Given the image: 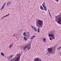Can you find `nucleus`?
Listing matches in <instances>:
<instances>
[{
	"label": "nucleus",
	"mask_w": 61,
	"mask_h": 61,
	"mask_svg": "<svg viewBox=\"0 0 61 61\" xmlns=\"http://www.w3.org/2000/svg\"><path fill=\"white\" fill-rule=\"evenodd\" d=\"M36 24L38 28L37 29L38 32H40V27H41L43 25V21L42 20H38L36 21Z\"/></svg>",
	"instance_id": "obj_1"
},
{
	"label": "nucleus",
	"mask_w": 61,
	"mask_h": 61,
	"mask_svg": "<svg viewBox=\"0 0 61 61\" xmlns=\"http://www.w3.org/2000/svg\"><path fill=\"white\" fill-rule=\"evenodd\" d=\"M55 21L58 24L61 25V15H59L56 16L55 17Z\"/></svg>",
	"instance_id": "obj_2"
},
{
	"label": "nucleus",
	"mask_w": 61,
	"mask_h": 61,
	"mask_svg": "<svg viewBox=\"0 0 61 61\" xmlns=\"http://www.w3.org/2000/svg\"><path fill=\"white\" fill-rule=\"evenodd\" d=\"M16 57H17L16 59H13L12 60H10V61H19V60L20 58V54H17Z\"/></svg>",
	"instance_id": "obj_3"
},
{
	"label": "nucleus",
	"mask_w": 61,
	"mask_h": 61,
	"mask_svg": "<svg viewBox=\"0 0 61 61\" xmlns=\"http://www.w3.org/2000/svg\"><path fill=\"white\" fill-rule=\"evenodd\" d=\"M52 50H53L52 48H49L48 49V52H47V54L48 55V52L51 54V53L52 52Z\"/></svg>",
	"instance_id": "obj_4"
},
{
	"label": "nucleus",
	"mask_w": 61,
	"mask_h": 61,
	"mask_svg": "<svg viewBox=\"0 0 61 61\" xmlns=\"http://www.w3.org/2000/svg\"><path fill=\"white\" fill-rule=\"evenodd\" d=\"M42 6H43V8H44V10L45 11H46V10H47V9H46V6H45V2H44L42 4Z\"/></svg>",
	"instance_id": "obj_5"
},
{
	"label": "nucleus",
	"mask_w": 61,
	"mask_h": 61,
	"mask_svg": "<svg viewBox=\"0 0 61 61\" xmlns=\"http://www.w3.org/2000/svg\"><path fill=\"white\" fill-rule=\"evenodd\" d=\"M25 36H26V38L27 39L29 38V36H30V34L28 32H26L25 34Z\"/></svg>",
	"instance_id": "obj_6"
},
{
	"label": "nucleus",
	"mask_w": 61,
	"mask_h": 61,
	"mask_svg": "<svg viewBox=\"0 0 61 61\" xmlns=\"http://www.w3.org/2000/svg\"><path fill=\"white\" fill-rule=\"evenodd\" d=\"M49 37H52L53 39H55V38L54 35L52 34H49Z\"/></svg>",
	"instance_id": "obj_7"
},
{
	"label": "nucleus",
	"mask_w": 61,
	"mask_h": 61,
	"mask_svg": "<svg viewBox=\"0 0 61 61\" xmlns=\"http://www.w3.org/2000/svg\"><path fill=\"white\" fill-rule=\"evenodd\" d=\"M33 61H41V60H39V58H35Z\"/></svg>",
	"instance_id": "obj_8"
},
{
	"label": "nucleus",
	"mask_w": 61,
	"mask_h": 61,
	"mask_svg": "<svg viewBox=\"0 0 61 61\" xmlns=\"http://www.w3.org/2000/svg\"><path fill=\"white\" fill-rule=\"evenodd\" d=\"M31 27L32 28H33V29H34L35 31H36V32H37V29H36V28H35V27L33 26H31Z\"/></svg>",
	"instance_id": "obj_9"
},
{
	"label": "nucleus",
	"mask_w": 61,
	"mask_h": 61,
	"mask_svg": "<svg viewBox=\"0 0 61 61\" xmlns=\"http://www.w3.org/2000/svg\"><path fill=\"white\" fill-rule=\"evenodd\" d=\"M6 3H5L4 4H3V5L2 6V8H1V10H2L4 9V7H5V5H6Z\"/></svg>",
	"instance_id": "obj_10"
},
{
	"label": "nucleus",
	"mask_w": 61,
	"mask_h": 61,
	"mask_svg": "<svg viewBox=\"0 0 61 61\" xmlns=\"http://www.w3.org/2000/svg\"><path fill=\"white\" fill-rule=\"evenodd\" d=\"M11 3L10 2H7V6H8V5H11Z\"/></svg>",
	"instance_id": "obj_11"
},
{
	"label": "nucleus",
	"mask_w": 61,
	"mask_h": 61,
	"mask_svg": "<svg viewBox=\"0 0 61 61\" xmlns=\"http://www.w3.org/2000/svg\"><path fill=\"white\" fill-rule=\"evenodd\" d=\"M34 37H36V36L34 35L32 37L30 38V40H32L34 38Z\"/></svg>",
	"instance_id": "obj_12"
},
{
	"label": "nucleus",
	"mask_w": 61,
	"mask_h": 61,
	"mask_svg": "<svg viewBox=\"0 0 61 61\" xmlns=\"http://www.w3.org/2000/svg\"><path fill=\"white\" fill-rule=\"evenodd\" d=\"M10 15V14H9L8 15H5V16H4L2 17V19H3V18H4V17H6V16H8V15Z\"/></svg>",
	"instance_id": "obj_13"
},
{
	"label": "nucleus",
	"mask_w": 61,
	"mask_h": 61,
	"mask_svg": "<svg viewBox=\"0 0 61 61\" xmlns=\"http://www.w3.org/2000/svg\"><path fill=\"white\" fill-rule=\"evenodd\" d=\"M40 8L42 10H44V8L43 7V6H41L40 7Z\"/></svg>",
	"instance_id": "obj_14"
},
{
	"label": "nucleus",
	"mask_w": 61,
	"mask_h": 61,
	"mask_svg": "<svg viewBox=\"0 0 61 61\" xmlns=\"http://www.w3.org/2000/svg\"><path fill=\"white\" fill-rule=\"evenodd\" d=\"M28 47V46H26L25 47H24L23 48V49H24V51H25V49L26 48Z\"/></svg>",
	"instance_id": "obj_15"
},
{
	"label": "nucleus",
	"mask_w": 61,
	"mask_h": 61,
	"mask_svg": "<svg viewBox=\"0 0 61 61\" xmlns=\"http://www.w3.org/2000/svg\"><path fill=\"white\" fill-rule=\"evenodd\" d=\"M1 55L3 56H5V54L3 52H1Z\"/></svg>",
	"instance_id": "obj_16"
},
{
	"label": "nucleus",
	"mask_w": 61,
	"mask_h": 61,
	"mask_svg": "<svg viewBox=\"0 0 61 61\" xmlns=\"http://www.w3.org/2000/svg\"><path fill=\"white\" fill-rule=\"evenodd\" d=\"M24 40H25V41H27V38H26V37L25 36L24 37Z\"/></svg>",
	"instance_id": "obj_17"
},
{
	"label": "nucleus",
	"mask_w": 61,
	"mask_h": 61,
	"mask_svg": "<svg viewBox=\"0 0 61 61\" xmlns=\"http://www.w3.org/2000/svg\"><path fill=\"white\" fill-rule=\"evenodd\" d=\"M31 43H29V44L27 45V46H28H28H31Z\"/></svg>",
	"instance_id": "obj_18"
},
{
	"label": "nucleus",
	"mask_w": 61,
	"mask_h": 61,
	"mask_svg": "<svg viewBox=\"0 0 61 61\" xmlns=\"http://www.w3.org/2000/svg\"><path fill=\"white\" fill-rule=\"evenodd\" d=\"M13 56H14V55H12L10 56L9 57L10 58H11V57H12Z\"/></svg>",
	"instance_id": "obj_19"
},
{
	"label": "nucleus",
	"mask_w": 61,
	"mask_h": 61,
	"mask_svg": "<svg viewBox=\"0 0 61 61\" xmlns=\"http://www.w3.org/2000/svg\"><path fill=\"white\" fill-rule=\"evenodd\" d=\"M30 47H28L27 48V50H29L30 49Z\"/></svg>",
	"instance_id": "obj_20"
},
{
	"label": "nucleus",
	"mask_w": 61,
	"mask_h": 61,
	"mask_svg": "<svg viewBox=\"0 0 61 61\" xmlns=\"http://www.w3.org/2000/svg\"><path fill=\"white\" fill-rule=\"evenodd\" d=\"M43 41H46V38H44L43 39Z\"/></svg>",
	"instance_id": "obj_21"
},
{
	"label": "nucleus",
	"mask_w": 61,
	"mask_h": 61,
	"mask_svg": "<svg viewBox=\"0 0 61 61\" xmlns=\"http://www.w3.org/2000/svg\"><path fill=\"white\" fill-rule=\"evenodd\" d=\"M61 48V47H58V50H60V49Z\"/></svg>",
	"instance_id": "obj_22"
},
{
	"label": "nucleus",
	"mask_w": 61,
	"mask_h": 61,
	"mask_svg": "<svg viewBox=\"0 0 61 61\" xmlns=\"http://www.w3.org/2000/svg\"><path fill=\"white\" fill-rule=\"evenodd\" d=\"M12 46H13L12 45H11L9 46V48H11V47H12Z\"/></svg>",
	"instance_id": "obj_23"
},
{
	"label": "nucleus",
	"mask_w": 61,
	"mask_h": 61,
	"mask_svg": "<svg viewBox=\"0 0 61 61\" xmlns=\"http://www.w3.org/2000/svg\"><path fill=\"white\" fill-rule=\"evenodd\" d=\"M23 35L24 36H26L25 35V32H24L23 34Z\"/></svg>",
	"instance_id": "obj_24"
},
{
	"label": "nucleus",
	"mask_w": 61,
	"mask_h": 61,
	"mask_svg": "<svg viewBox=\"0 0 61 61\" xmlns=\"http://www.w3.org/2000/svg\"><path fill=\"white\" fill-rule=\"evenodd\" d=\"M50 40H52V38L51 37H50Z\"/></svg>",
	"instance_id": "obj_25"
},
{
	"label": "nucleus",
	"mask_w": 61,
	"mask_h": 61,
	"mask_svg": "<svg viewBox=\"0 0 61 61\" xmlns=\"http://www.w3.org/2000/svg\"><path fill=\"white\" fill-rule=\"evenodd\" d=\"M56 2H58L59 1V0H55Z\"/></svg>",
	"instance_id": "obj_26"
},
{
	"label": "nucleus",
	"mask_w": 61,
	"mask_h": 61,
	"mask_svg": "<svg viewBox=\"0 0 61 61\" xmlns=\"http://www.w3.org/2000/svg\"><path fill=\"white\" fill-rule=\"evenodd\" d=\"M49 15H51V14H50V12H49Z\"/></svg>",
	"instance_id": "obj_27"
},
{
	"label": "nucleus",
	"mask_w": 61,
	"mask_h": 61,
	"mask_svg": "<svg viewBox=\"0 0 61 61\" xmlns=\"http://www.w3.org/2000/svg\"><path fill=\"white\" fill-rule=\"evenodd\" d=\"M13 36H15V34H14L13 35Z\"/></svg>",
	"instance_id": "obj_28"
},
{
	"label": "nucleus",
	"mask_w": 61,
	"mask_h": 61,
	"mask_svg": "<svg viewBox=\"0 0 61 61\" xmlns=\"http://www.w3.org/2000/svg\"><path fill=\"white\" fill-rule=\"evenodd\" d=\"M48 11H49V12H50L49 10H48Z\"/></svg>",
	"instance_id": "obj_29"
},
{
	"label": "nucleus",
	"mask_w": 61,
	"mask_h": 61,
	"mask_svg": "<svg viewBox=\"0 0 61 61\" xmlns=\"http://www.w3.org/2000/svg\"><path fill=\"white\" fill-rule=\"evenodd\" d=\"M50 15V16L51 17V14Z\"/></svg>",
	"instance_id": "obj_30"
},
{
	"label": "nucleus",
	"mask_w": 61,
	"mask_h": 61,
	"mask_svg": "<svg viewBox=\"0 0 61 61\" xmlns=\"http://www.w3.org/2000/svg\"><path fill=\"white\" fill-rule=\"evenodd\" d=\"M51 18H52V17L51 16Z\"/></svg>",
	"instance_id": "obj_31"
}]
</instances>
